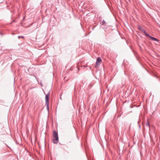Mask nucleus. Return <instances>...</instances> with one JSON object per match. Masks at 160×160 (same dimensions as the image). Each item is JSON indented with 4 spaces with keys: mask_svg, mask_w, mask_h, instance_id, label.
Listing matches in <instances>:
<instances>
[{
    "mask_svg": "<svg viewBox=\"0 0 160 160\" xmlns=\"http://www.w3.org/2000/svg\"><path fill=\"white\" fill-rule=\"evenodd\" d=\"M138 28L140 30H141L142 31V28L141 27L139 26Z\"/></svg>",
    "mask_w": 160,
    "mask_h": 160,
    "instance_id": "obj_9",
    "label": "nucleus"
},
{
    "mask_svg": "<svg viewBox=\"0 0 160 160\" xmlns=\"http://www.w3.org/2000/svg\"><path fill=\"white\" fill-rule=\"evenodd\" d=\"M142 31L146 35L148 36L149 37V36L150 35L149 34H148L143 29H142Z\"/></svg>",
    "mask_w": 160,
    "mask_h": 160,
    "instance_id": "obj_5",
    "label": "nucleus"
},
{
    "mask_svg": "<svg viewBox=\"0 0 160 160\" xmlns=\"http://www.w3.org/2000/svg\"><path fill=\"white\" fill-rule=\"evenodd\" d=\"M53 136L54 139H53V142L54 143H57L58 142V133L55 131L53 132Z\"/></svg>",
    "mask_w": 160,
    "mask_h": 160,
    "instance_id": "obj_1",
    "label": "nucleus"
},
{
    "mask_svg": "<svg viewBox=\"0 0 160 160\" xmlns=\"http://www.w3.org/2000/svg\"><path fill=\"white\" fill-rule=\"evenodd\" d=\"M49 94L48 93L47 94H46L45 96V101L46 102L45 104L47 106V108L48 110H49Z\"/></svg>",
    "mask_w": 160,
    "mask_h": 160,
    "instance_id": "obj_2",
    "label": "nucleus"
},
{
    "mask_svg": "<svg viewBox=\"0 0 160 160\" xmlns=\"http://www.w3.org/2000/svg\"><path fill=\"white\" fill-rule=\"evenodd\" d=\"M106 23L105 21L104 20H103L102 22V25H103L104 24H105Z\"/></svg>",
    "mask_w": 160,
    "mask_h": 160,
    "instance_id": "obj_7",
    "label": "nucleus"
},
{
    "mask_svg": "<svg viewBox=\"0 0 160 160\" xmlns=\"http://www.w3.org/2000/svg\"><path fill=\"white\" fill-rule=\"evenodd\" d=\"M146 125L147 126L149 127V122L148 121V122H146Z\"/></svg>",
    "mask_w": 160,
    "mask_h": 160,
    "instance_id": "obj_6",
    "label": "nucleus"
},
{
    "mask_svg": "<svg viewBox=\"0 0 160 160\" xmlns=\"http://www.w3.org/2000/svg\"><path fill=\"white\" fill-rule=\"evenodd\" d=\"M149 37L153 41H156L157 42H158L159 41L158 39L157 38L153 37L152 36H151L150 35H148Z\"/></svg>",
    "mask_w": 160,
    "mask_h": 160,
    "instance_id": "obj_4",
    "label": "nucleus"
},
{
    "mask_svg": "<svg viewBox=\"0 0 160 160\" xmlns=\"http://www.w3.org/2000/svg\"><path fill=\"white\" fill-rule=\"evenodd\" d=\"M23 38L24 37L23 36H18V38Z\"/></svg>",
    "mask_w": 160,
    "mask_h": 160,
    "instance_id": "obj_8",
    "label": "nucleus"
},
{
    "mask_svg": "<svg viewBox=\"0 0 160 160\" xmlns=\"http://www.w3.org/2000/svg\"><path fill=\"white\" fill-rule=\"evenodd\" d=\"M102 60L100 58L98 57L97 60L96 62V64L98 65L99 64L100 62Z\"/></svg>",
    "mask_w": 160,
    "mask_h": 160,
    "instance_id": "obj_3",
    "label": "nucleus"
}]
</instances>
